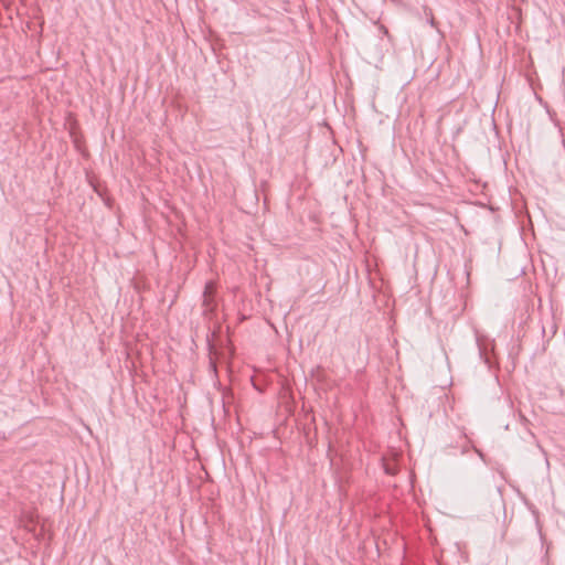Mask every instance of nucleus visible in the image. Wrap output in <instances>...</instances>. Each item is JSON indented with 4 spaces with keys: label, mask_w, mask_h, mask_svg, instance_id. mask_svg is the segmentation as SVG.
Listing matches in <instances>:
<instances>
[{
    "label": "nucleus",
    "mask_w": 565,
    "mask_h": 565,
    "mask_svg": "<svg viewBox=\"0 0 565 565\" xmlns=\"http://www.w3.org/2000/svg\"><path fill=\"white\" fill-rule=\"evenodd\" d=\"M213 292H214V285H213V282H209V284L205 286V292H204V294H205V297L207 298V297L212 296V295H213Z\"/></svg>",
    "instance_id": "obj_1"
},
{
    "label": "nucleus",
    "mask_w": 565,
    "mask_h": 565,
    "mask_svg": "<svg viewBox=\"0 0 565 565\" xmlns=\"http://www.w3.org/2000/svg\"><path fill=\"white\" fill-rule=\"evenodd\" d=\"M386 472H388V473H395V471L393 470V467L386 468Z\"/></svg>",
    "instance_id": "obj_3"
},
{
    "label": "nucleus",
    "mask_w": 565,
    "mask_h": 565,
    "mask_svg": "<svg viewBox=\"0 0 565 565\" xmlns=\"http://www.w3.org/2000/svg\"><path fill=\"white\" fill-rule=\"evenodd\" d=\"M386 472H388V473H395V471L393 470V467L386 468Z\"/></svg>",
    "instance_id": "obj_2"
}]
</instances>
